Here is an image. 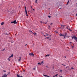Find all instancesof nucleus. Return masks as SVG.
I'll use <instances>...</instances> for the list:
<instances>
[{
    "mask_svg": "<svg viewBox=\"0 0 77 77\" xmlns=\"http://www.w3.org/2000/svg\"><path fill=\"white\" fill-rule=\"evenodd\" d=\"M43 63H44V61H42L41 62V63L42 64Z\"/></svg>",
    "mask_w": 77,
    "mask_h": 77,
    "instance_id": "obj_20",
    "label": "nucleus"
},
{
    "mask_svg": "<svg viewBox=\"0 0 77 77\" xmlns=\"http://www.w3.org/2000/svg\"><path fill=\"white\" fill-rule=\"evenodd\" d=\"M31 56H34V54H33V53H31Z\"/></svg>",
    "mask_w": 77,
    "mask_h": 77,
    "instance_id": "obj_14",
    "label": "nucleus"
},
{
    "mask_svg": "<svg viewBox=\"0 0 77 77\" xmlns=\"http://www.w3.org/2000/svg\"><path fill=\"white\" fill-rule=\"evenodd\" d=\"M66 29H68V30H70V31H71V29H70V27L69 26H67L66 27Z\"/></svg>",
    "mask_w": 77,
    "mask_h": 77,
    "instance_id": "obj_3",
    "label": "nucleus"
},
{
    "mask_svg": "<svg viewBox=\"0 0 77 77\" xmlns=\"http://www.w3.org/2000/svg\"><path fill=\"white\" fill-rule=\"evenodd\" d=\"M65 58H66V57H65Z\"/></svg>",
    "mask_w": 77,
    "mask_h": 77,
    "instance_id": "obj_56",
    "label": "nucleus"
},
{
    "mask_svg": "<svg viewBox=\"0 0 77 77\" xmlns=\"http://www.w3.org/2000/svg\"><path fill=\"white\" fill-rule=\"evenodd\" d=\"M17 75V77H20V75H18V74Z\"/></svg>",
    "mask_w": 77,
    "mask_h": 77,
    "instance_id": "obj_21",
    "label": "nucleus"
},
{
    "mask_svg": "<svg viewBox=\"0 0 77 77\" xmlns=\"http://www.w3.org/2000/svg\"><path fill=\"white\" fill-rule=\"evenodd\" d=\"M48 27L49 29H50V26H48Z\"/></svg>",
    "mask_w": 77,
    "mask_h": 77,
    "instance_id": "obj_22",
    "label": "nucleus"
},
{
    "mask_svg": "<svg viewBox=\"0 0 77 77\" xmlns=\"http://www.w3.org/2000/svg\"><path fill=\"white\" fill-rule=\"evenodd\" d=\"M52 25V23H51V24H50L51 26Z\"/></svg>",
    "mask_w": 77,
    "mask_h": 77,
    "instance_id": "obj_41",
    "label": "nucleus"
},
{
    "mask_svg": "<svg viewBox=\"0 0 77 77\" xmlns=\"http://www.w3.org/2000/svg\"><path fill=\"white\" fill-rule=\"evenodd\" d=\"M31 53H29V55H30V56H31Z\"/></svg>",
    "mask_w": 77,
    "mask_h": 77,
    "instance_id": "obj_35",
    "label": "nucleus"
},
{
    "mask_svg": "<svg viewBox=\"0 0 77 77\" xmlns=\"http://www.w3.org/2000/svg\"><path fill=\"white\" fill-rule=\"evenodd\" d=\"M71 46H72V48H74V46H72V45Z\"/></svg>",
    "mask_w": 77,
    "mask_h": 77,
    "instance_id": "obj_18",
    "label": "nucleus"
},
{
    "mask_svg": "<svg viewBox=\"0 0 77 77\" xmlns=\"http://www.w3.org/2000/svg\"><path fill=\"white\" fill-rule=\"evenodd\" d=\"M61 65H64L63 64H61Z\"/></svg>",
    "mask_w": 77,
    "mask_h": 77,
    "instance_id": "obj_47",
    "label": "nucleus"
},
{
    "mask_svg": "<svg viewBox=\"0 0 77 77\" xmlns=\"http://www.w3.org/2000/svg\"><path fill=\"white\" fill-rule=\"evenodd\" d=\"M68 3H68L67 2V4H66V5H68Z\"/></svg>",
    "mask_w": 77,
    "mask_h": 77,
    "instance_id": "obj_43",
    "label": "nucleus"
},
{
    "mask_svg": "<svg viewBox=\"0 0 77 77\" xmlns=\"http://www.w3.org/2000/svg\"><path fill=\"white\" fill-rule=\"evenodd\" d=\"M33 10V11H35V9H32Z\"/></svg>",
    "mask_w": 77,
    "mask_h": 77,
    "instance_id": "obj_44",
    "label": "nucleus"
},
{
    "mask_svg": "<svg viewBox=\"0 0 77 77\" xmlns=\"http://www.w3.org/2000/svg\"><path fill=\"white\" fill-rule=\"evenodd\" d=\"M47 22L45 23V24H47Z\"/></svg>",
    "mask_w": 77,
    "mask_h": 77,
    "instance_id": "obj_49",
    "label": "nucleus"
},
{
    "mask_svg": "<svg viewBox=\"0 0 77 77\" xmlns=\"http://www.w3.org/2000/svg\"><path fill=\"white\" fill-rule=\"evenodd\" d=\"M35 3H37V0H36V1H35Z\"/></svg>",
    "mask_w": 77,
    "mask_h": 77,
    "instance_id": "obj_32",
    "label": "nucleus"
},
{
    "mask_svg": "<svg viewBox=\"0 0 77 77\" xmlns=\"http://www.w3.org/2000/svg\"><path fill=\"white\" fill-rule=\"evenodd\" d=\"M61 29H63V28H64V27H65L64 26H63V25H61Z\"/></svg>",
    "mask_w": 77,
    "mask_h": 77,
    "instance_id": "obj_6",
    "label": "nucleus"
},
{
    "mask_svg": "<svg viewBox=\"0 0 77 77\" xmlns=\"http://www.w3.org/2000/svg\"><path fill=\"white\" fill-rule=\"evenodd\" d=\"M10 59V58H8V60H9V61H10V59Z\"/></svg>",
    "mask_w": 77,
    "mask_h": 77,
    "instance_id": "obj_31",
    "label": "nucleus"
},
{
    "mask_svg": "<svg viewBox=\"0 0 77 77\" xmlns=\"http://www.w3.org/2000/svg\"><path fill=\"white\" fill-rule=\"evenodd\" d=\"M9 74H10V72H9L8 73V74H7V75H9Z\"/></svg>",
    "mask_w": 77,
    "mask_h": 77,
    "instance_id": "obj_34",
    "label": "nucleus"
},
{
    "mask_svg": "<svg viewBox=\"0 0 77 77\" xmlns=\"http://www.w3.org/2000/svg\"><path fill=\"white\" fill-rule=\"evenodd\" d=\"M60 36H64V38H65L66 37L65 35H62L61 33L60 34Z\"/></svg>",
    "mask_w": 77,
    "mask_h": 77,
    "instance_id": "obj_1",
    "label": "nucleus"
},
{
    "mask_svg": "<svg viewBox=\"0 0 77 77\" xmlns=\"http://www.w3.org/2000/svg\"><path fill=\"white\" fill-rule=\"evenodd\" d=\"M31 9H32V6H31Z\"/></svg>",
    "mask_w": 77,
    "mask_h": 77,
    "instance_id": "obj_40",
    "label": "nucleus"
},
{
    "mask_svg": "<svg viewBox=\"0 0 77 77\" xmlns=\"http://www.w3.org/2000/svg\"><path fill=\"white\" fill-rule=\"evenodd\" d=\"M47 39H49V37H46L45 38V39H47Z\"/></svg>",
    "mask_w": 77,
    "mask_h": 77,
    "instance_id": "obj_19",
    "label": "nucleus"
},
{
    "mask_svg": "<svg viewBox=\"0 0 77 77\" xmlns=\"http://www.w3.org/2000/svg\"><path fill=\"white\" fill-rule=\"evenodd\" d=\"M55 76H53V77H54Z\"/></svg>",
    "mask_w": 77,
    "mask_h": 77,
    "instance_id": "obj_57",
    "label": "nucleus"
},
{
    "mask_svg": "<svg viewBox=\"0 0 77 77\" xmlns=\"http://www.w3.org/2000/svg\"><path fill=\"white\" fill-rule=\"evenodd\" d=\"M25 11H27L26 10V7H25Z\"/></svg>",
    "mask_w": 77,
    "mask_h": 77,
    "instance_id": "obj_23",
    "label": "nucleus"
},
{
    "mask_svg": "<svg viewBox=\"0 0 77 77\" xmlns=\"http://www.w3.org/2000/svg\"><path fill=\"white\" fill-rule=\"evenodd\" d=\"M26 14V16H28V14Z\"/></svg>",
    "mask_w": 77,
    "mask_h": 77,
    "instance_id": "obj_36",
    "label": "nucleus"
},
{
    "mask_svg": "<svg viewBox=\"0 0 77 77\" xmlns=\"http://www.w3.org/2000/svg\"><path fill=\"white\" fill-rule=\"evenodd\" d=\"M69 3V0H68V2H67V3Z\"/></svg>",
    "mask_w": 77,
    "mask_h": 77,
    "instance_id": "obj_28",
    "label": "nucleus"
},
{
    "mask_svg": "<svg viewBox=\"0 0 77 77\" xmlns=\"http://www.w3.org/2000/svg\"><path fill=\"white\" fill-rule=\"evenodd\" d=\"M23 72H24V71H25V70H23Z\"/></svg>",
    "mask_w": 77,
    "mask_h": 77,
    "instance_id": "obj_52",
    "label": "nucleus"
},
{
    "mask_svg": "<svg viewBox=\"0 0 77 77\" xmlns=\"http://www.w3.org/2000/svg\"><path fill=\"white\" fill-rule=\"evenodd\" d=\"M7 75H6V74L4 75L2 77H7Z\"/></svg>",
    "mask_w": 77,
    "mask_h": 77,
    "instance_id": "obj_7",
    "label": "nucleus"
},
{
    "mask_svg": "<svg viewBox=\"0 0 77 77\" xmlns=\"http://www.w3.org/2000/svg\"><path fill=\"white\" fill-rule=\"evenodd\" d=\"M25 12H26V14H27V10H25Z\"/></svg>",
    "mask_w": 77,
    "mask_h": 77,
    "instance_id": "obj_12",
    "label": "nucleus"
},
{
    "mask_svg": "<svg viewBox=\"0 0 77 77\" xmlns=\"http://www.w3.org/2000/svg\"><path fill=\"white\" fill-rule=\"evenodd\" d=\"M21 57H19V59L18 60L19 61H20L21 60Z\"/></svg>",
    "mask_w": 77,
    "mask_h": 77,
    "instance_id": "obj_9",
    "label": "nucleus"
},
{
    "mask_svg": "<svg viewBox=\"0 0 77 77\" xmlns=\"http://www.w3.org/2000/svg\"><path fill=\"white\" fill-rule=\"evenodd\" d=\"M5 34V35H8V34Z\"/></svg>",
    "mask_w": 77,
    "mask_h": 77,
    "instance_id": "obj_46",
    "label": "nucleus"
},
{
    "mask_svg": "<svg viewBox=\"0 0 77 77\" xmlns=\"http://www.w3.org/2000/svg\"><path fill=\"white\" fill-rule=\"evenodd\" d=\"M3 71H4V72H6V71L5 70H3Z\"/></svg>",
    "mask_w": 77,
    "mask_h": 77,
    "instance_id": "obj_37",
    "label": "nucleus"
},
{
    "mask_svg": "<svg viewBox=\"0 0 77 77\" xmlns=\"http://www.w3.org/2000/svg\"><path fill=\"white\" fill-rule=\"evenodd\" d=\"M43 75H44V77H50V76H48L46 75L43 74Z\"/></svg>",
    "mask_w": 77,
    "mask_h": 77,
    "instance_id": "obj_5",
    "label": "nucleus"
},
{
    "mask_svg": "<svg viewBox=\"0 0 77 77\" xmlns=\"http://www.w3.org/2000/svg\"><path fill=\"white\" fill-rule=\"evenodd\" d=\"M14 56L13 54H11V55L9 57V58H11V57H12Z\"/></svg>",
    "mask_w": 77,
    "mask_h": 77,
    "instance_id": "obj_8",
    "label": "nucleus"
},
{
    "mask_svg": "<svg viewBox=\"0 0 77 77\" xmlns=\"http://www.w3.org/2000/svg\"><path fill=\"white\" fill-rule=\"evenodd\" d=\"M58 75V74H56L54 76V77H57Z\"/></svg>",
    "mask_w": 77,
    "mask_h": 77,
    "instance_id": "obj_15",
    "label": "nucleus"
},
{
    "mask_svg": "<svg viewBox=\"0 0 77 77\" xmlns=\"http://www.w3.org/2000/svg\"><path fill=\"white\" fill-rule=\"evenodd\" d=\"M20 77H23V76H20Z\"/></svg>",
    "mask_w": 77,
    "mask_h": 77,
    "instance_id": "obj_50",
    "label": "nucleus"
},
{
    "mask_svg": "<svg viewBox=\"0 0 77 77\" xmlns=\"http://www.w3.org/2000/svg\"><path fill=\"white\" fill-rule=\"evenodd\" d=\"M72 39H73V38H74V37H73L72 36Z\"/></svg>",
    "mask_w": 77,
    "mask_h": 77,
    "instance_id": "obj_33",
    "label": "nucleus"
},
{
    "mask_svg": "<svg viewBox=\"0 0 77 77\" xmlns=\"http://www.w3.org/2000/svg\"><path fill=\"white\" fill-rule=\"evenodd\" d=\"M66 68H69V66H67V67H66Z\"/></svg>",
    "mask_w": 77,
    "mask_h": 77,
    "instance_id": "obj_48",
    "label": "nucleus"
},
{
    "mask_svg": "<svg viewBox=\"0 0 77 77\" xmlns=\"http://www.w3.org/2000/svg\"><path fill=\"white\" fill-rule=\"evenodd\" d=\"M38 65H42V63H38Z\"/></svg>",
    "mask_w": 77,
    "mask_h": 77,
    "instance_id": "obj_11",
    "label": "nucleus"
},
{
    "mask_svg": "<svg viewBox=\"0 0 77 77\" xmlns=\"http://www.w3.org/2000/svg\"><path fill=\"white\" fill-rule=\"evenodd\" d=\"M29 32H32V31L31 30H29Z\"/></svg>",
    "mask_w": 77,
    "mask_h": 77,
    "instance_id": "obj_30",
    "label": "nucleus"
},
{
    "mask_svg": "<svg viewBox=\"0 0 77 77\" xmlns=\"http://www.w3.org/2000/svg\"><path fill=\"white\" fill-rule=\"evenodd\" d=\"M11 23H13L14 24H17V22H16V20H14L13 22H11Z\"/></svg>",
    "mask_w": 77,
    "mask_h": 77,
    "instance_id": "obj_2",
    "label": "nucleus"
},
{
    "mask_svg": "<svg viewBox=\"0 0 77 77\" xmlns=\"http://www.w3.org/2000/svg\"><path fill=\"white\" fill-rule=\"evenodd\" d=\"M64 65V66H66V65Z\"/></svg>",
    "mask_w": 77,
    "mask_h": 77,
    "instance_id": "obj_55",
    "label": "nucleus"
},
{
    "mask_svg": "<svg viewBox=\"0 0 77 77\" xmlns=\"http://www.w3.org/2000/svg\"><path fill=\"white\" fill-rule=\"evenodd\" d=\"M59 77H63V76H60Z\"/></svg>",
    "mask_w": 77,
    "mask_h": 77,
    "instance_id": "obj_53",
    "label": "nucleus"
},
{
    "mask_svg": "<svg viewBox=\"0 0 77 77\" xmlns=\"http://www.w3.org/2000/svg\"><path fill=\"white\" fill-rule=\"evenodd\" d=\"M3 24H4V23L2 22L1 23V25H3Z\"/></svg>",
    "mask_w": 77,
    "mask_h": 77,
    "instance_id": "obj_16",
    "label": "nucleus"
},
{
    "mask_svg": "<svg viewBox=\"0 0 77 77\" xmlns=\"http://www.w3.org/2000/svg\"><path fill=\"white\" fill-rule=\"evenodd\" d=\"M71 69H74V68H73V67H72L71 68Z\"/></svg>",
    "mask_w": 77,
    "mask_h": 77,
    "instance_id": "obj_26",
    "label": "nucleus"
},
{
    "mask_svg": "<svg viewBox=\"0 0 77 77\" xmlns=\"http://www.w3.org/2000/svg\"><path fill=\"white\" fill-rule=\"evenodd\" d=\"M35 69H36V67H35L33 68V70L34 71H35Z\"/></svg>",
    "mask_w": 77,
    "mask_h": 77,
    "instance_id": "obj_13",
    "label": "nucleus"
},
{
    "mask_svg": "<svg viewBox=\"0 0 77 77\" xmlns=\"http://www.w3.org/2000/svg\"><path fill=\"white\" fill-rule=\"evenodd\" d=\"M72 44V42H70V45H71V46L72 45H71Z\"/></svg>",
    "mask_w": 77,
    "mask_h": 77,
    "instance_id": "obj_25",
    "label": "nucleus"
},
{
    "mask_svg": "<svg viewBox=\"0 0 77 77\" xmlns=\"http://www.w3.org/2000/svg\"><path fill=\"white\" fill-rule=\"evenodd\" d=\"M15 35H16V34H15Z\"/></svg>",
    "mask_w": 77,
    "mask_h": 77,
    "instance_id": "obj_58",
    "label": "nucleus"
},
{
    "mask_svg": "<svg viewBox=\"0 0 77 77\" xmlns=\"http://www.w3.org/2000/svg\"><path fill=\"white\" fill-rule=\"evenodd\" d=\"M60 72H62V70H60Z\"/></svg>",
    "mask_w": 77,
    "mask_h": 77,
    "instance_id": "obj_27",
    "label": "nucleus"
},
{
    "mask_svg": "<svg viewBox=\"0 0 77 77\" xmlns=\"http://www.w3.org/2000/svg\"><path fill=\"white\" fill-rule=\"evenodd\" d=\"M5 50V49H4V50H3L2 51H4V50Z\"/></svg>",
    "mask_w": 77,
    "mask_h": 77,
    "instance_id": "obj_38",
    "label": "nucleus"
},
{
    "mask_svg": "<svg viewBox=\"0 0 77 77\" xmlns=\"http://www.w3.org/2000/svg\"><path fill=\"white\" fill-rule=\"evenodd\" d=\"M40 23H43V24H44V22H42V21H40Z\"/></svg>",
    "mask_w": 77,
    "mask_h": 77,
    "instance_id": "obj_17",
    "label": "nucleus"
},
{
    "mask_svg": "<svg viewBox=\"0 0 77 77\" xmlns=\"http://www.w3.org/2000/svg\"><path fill=\"white\" fill-rule=\"evenodd\" d=\"M48 17H49V18H51V16H48Z\"/></svg>",
    "mask_w": 77,
    "mask_h": 77,
    "instance_id": "obj_29",
    "label": "nucleus"
},
{
    "mask_svg": "<svg viewBox=\"0 0 77 77\" xmlns=\"http://www.w3.org/2000/svg\"><path fill=\"white\" fill-rule=\"evenodd\" d=\"M45 56V57H47V56L48 57L50 56V54H47Z\"/></svg>",
    "mask_w": 77,
    "mask_h": 77,
    "instance_id": "obj_10",
    "label": "nucleus"
},
{
    "mask_svg": "<svg viewBox=\"0 0 77 77\" xmlns=\"http://www.w3.org/2000/svg\"><path fill=\"white\" fill-rule=\"evenodd\" d=\"M43 36H45V35H43Z\"/></svg>",
    "mask_w": 77,
    "mask_h": 77,
    "instance_id": "obj_45",
    "label": "nucleus"
},
{
    "mask_svg": "<svg viewBox=\"0 0 77 77\" xmlns=\"http://www.w3.org/2000/svg\"><path fill=\"white\" fill-rule=\"evenodd\" d=\"M48 35L47 34V35H46V36H48Z\"/></svg>",
    "mask_w": 77,
    "mask_h": 77,
    "instance_id": "obj_39",
    "label": "nucleus"
},
{
    "mask_svg": "<svg viewBox=\"0 0 77 77\" xmlns=\"http://www.w3.org/2000/svg\"><path fill=\"white\" fill-rule=\"evenodd\" d=\"M46 68H48V66H46Z\"/></svg>",
    "mask_w": 77,
    "mask_h": 77,
    "instance_id": "obj_42",
    "label": "nucleus"
},
{
    "mask_svg": "<svg viewBox=\"0 0 77 77\" xmlns=\"http://www.w3.org/2000/svg\"><path fill=\"white\" fill-rule=\"evenodd\" d=\"M27 45V44H26V45H25V46H26V45Z\"/></svg>",
    "mask_w": 77,
    "mask_h": 77,
    "instance_id": "obj_51",
    "label": "nucleus"
},
{
    "mask_svg": "<svg viewBox=\"0 0 77 77\" xmlns=\"http://www.w3.org/2000/svg\"><path fill=\"white\" fill-rule=\"evenodd\" d=\"M34 35H36V33H34Z\"/></svg>",
    "mask_w": 77,
    "mask_h": 77,
    "instance_id": "obj_24",
    "label": "nucleus"
},
{
    "mask_svg": "<svg viewBox=\"0 0 77 77\" xmlns=\"http://www.w3.org/2000/svg\"><path fill=\"white\" fill-rule=\"evenodd\" d=\"M73 38L75 40V41L76 40V41H77V38L75 37V36H74L73 37Z\"/></svg>",
    "mask_w": 77,
    "mask_h": 77,
    "instance_id": "obj_4",
    "label": "nucleus"
},
{
    "mask_svg": "<svg viewBox=\"0 0 77 77\" xmlns=\"http://www.w3.org/2000/svg\"><path fill=\"white\" fill-rule=\"evenodd\" d=\"M76 16H77V14H76Z\"/></svg>",
    "mask_w": 77,
    "mask_h": 77,
    "instance_id": "obj_54",
    "label": "nucleus"
}]
</instances>
